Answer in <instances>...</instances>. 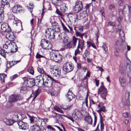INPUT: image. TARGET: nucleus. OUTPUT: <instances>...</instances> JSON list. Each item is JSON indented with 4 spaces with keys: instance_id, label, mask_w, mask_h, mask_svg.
Masks as SVG:
<instances>
[{
    "instance_id": "obj_54",
    "label": "nucleus",
    "mask_w": 131,
    "mask_h": 131,
    "mask_svg": "<svg viewBox=\"0 0 131 131\" xmlns=\"http://www.w3.org/2000/svg\"><path fill=\"white\" fill-rule=\"evenodd\" d=\"M18 75L17 74H15L13 76H11L10 77V79L12 81L15 79L17 77Z\"/></svg>"
},
{
    "instance_id": "obj_28",
    "label": "nucleus",
    "mask_w": 131,
    "mask_h": 131,
    "mask_svg": "<svg viewBox=\"0 0 131 131\" xmlns=\"http://www.w3.org/2000/svg\"><path fill=\"white\" fill-rule=\"evenodd\" d=\"M12 0H2L1 2V4L2 5V7L1 9L3 8V7L6 5H8L9 4V2L12 1Z\"/></svg>"
},
{
    "instance_id": "obj_60",
    "label": "nucleus",
    "mask_w": 131,
    "mask_h": 131,
    "mask_svg": "<svg viewBox=\"0 0 131 131\" xmlns=\"http://www.w3.org/2000/svg\"><path fill=\"white\" fill-rule=\"evenodd\" d=\"M41 57H44L40 55L39 54L37 53L36 56V58H40Z\"/></svg>"
},
{
    "instance_id": "obj_14",
    "label": "nucleus",
    "mask_w": 131,
    "mask_h": 131,
    "mask_svg": "<svg viewBox=\"0 0 131 131\" xmlns=\"http://www.w3.org/2000/svg\"><path fill=\"white\" fill-rule=\"evenodd\" d=\"M51 72L52 74L55 77H59L61 74V70L60 67L57 66L53 68H51Z\"/></svg>"
},
{
    "instance_id": "obj_12",
    "label": "nucleus",
    "mask_w": 131,
    "mask_h": 131,
    "mask_svg": "<svg viewBox=\"0 0 131 131\" xmlns=\"http://www.w3.org/2000/svg\"><path fill=\"white\" fill-rule=\"evenodd\" d=\"M73 66L70 62L65 63L63 65V70L66 72L71 71L73 69Z\"/></svg>"
},
{
    "instance_id": "obj_16",
    "label": "nucleus",
    "mask_w": 131,
    "mask_h": 131,
    "mask_svg": "<svg viewBox=\"0 0 131 131\" xmlns=\"http://www.w3.org/2000/svg\"><path fill=\"white\" fill-rule=\"evenodd\" d=\"M52 30H55V31L59 32L60 31V26L58 23L56 21H54L52 23Z\"/></svg>"
},
{
    "instance_id": "obj_20",
    "label": "nucleus",
    "mask_w": 131,
    "mask_h": 131,
    "mask_svg": "<svg viewBox=\"0 0 131 131\" xmlns=\"http://www.w3.org/2000/svg\"><path fill=\"white\" fill-rule=\"evenodd\" d=\"M98 108L99 110L97 111V112L99 114V115L100 116V118L102 117V116L101 112L102 111L105 112L106 111V109L105 107L104 106H101V105L99 104L98 105Z\"/></svg>"
},
{
    "instance_id": "obj_3",
    "label": "nucleus",
    "mask_w": 131,
    "mask_h": 131,
    "mask_svg": "<svg viewBox=\"0 0 131 131\" xmlns=\"http://www.w3.org/2000/svg\"><path fill=\"white\" fill-rule=\"evenodd\" d=\"M16 47V45L14 43H12L10 41H6L3 47V49H5L6 52L7 53H14L16 50H13V47Z\"/></svg>"
},
{
    "instance_id": "obj_26",
    "label": "nucleus",
    "mask_w": 131,
    "mask_h": 131,
    "mask_svg": "<svg viewBox=\"0 0 131 131\" xmlns=\"http://www.w3.org/2000/svg\"><path fill=\"white\" fill-rule=\"evenodd\" d=\"M52 3L55 5L59 6L63 3L61 0H53Z\"/></svg>"
},
{
    "instance_id": "obj_58",
    "label": "nucleus",
    "mask_w": 131,
    "mask_h": 131,
    "mask_svg": "<svg viewBox=\"0 0 131 131\" xmlns=\"http://www.w3.org/2000/svg\"><path fill=\"white\" fill-rule=\"evenodd\" d=\"M28 72L32 75H33L34 73V71L32 69H29L28 70Z\"/></svg>"
},
{
    "instance_id": "obj_31",
    "label": "nucleus",
    "mask_w": 131,
    "mask_h": 131,
    "mask_svg": "<svg viewBox=\"0 0 131 131\" xmlns=\"http://www.w3.org/2000/svg\"><path fill=\"white\" fill-rule=\"evenodd\" d=\"M120 38L123 42H124L125 40L124 34L123 30H121L119 32Z\"/></svg>"
},
{
    "instance_id": "obj_27",
    "label": "nucleus",
    "mask_w": 131,
    "mask_h": 131,
    "mask_svg": "<svg viewBox=\"0 0 131 131\" xmlns=\"http://www.w3.org/2000/svg\"><path fill=\"white\" fill-rule=\"evenodd\" d=\"M39 76L37 77L35 80L34 79V83L35 85V84H38L39 85H41L42 83V80H40L39 79H38V78H39Z\"/></svg>"
},
{
    "instance_id": "obj_48",
    "label": "nucleus",
    "mask_w": 131,
    "mask_h": 131,
    "mask_svg": "<svg viewBox=\"0 0 131 131\" xmlns=\"http://www.w3.org/2000/svg\"><path fill=\"white\" fill-rule=\"evenodd\" d=\"M80 48L77 47V49L75 50L74 55L75 56H76L77 54H80V51L79 49Z\"/></svg>"
},
{
    "instance_id": "obj_4",
    "label": "nucleus",
    "mask_w": 131,
    "mask_h": 131,
    "mask_svg": "<svg viewBox=\"0 0 131 131\" xmlns=\"http://www.w3.org/2000/svg\"><path fill=\"white\" fill-rule=\"evenodd\" d=\"M52 60L56 62H60L62 60V56L57 51H53L50 55Z\"/></svg>"
},
{
    "instance_id": "obj_34",
    "label": "nucleus",
    "mask_w": 131,
    "mask_h": 131,
    "mask_svg": "<svg viewBox=\"0 0 131 131\" xmlns=\"http://www.w3.org/2000/svg\"><path fill=\"white\" fill-rule=\"evenodd\" d=\"M66 95L69 102L72 99L75 97L74 94L72 95L69 94H67Z\"/></svg>"
},
{
    "instance_id": "obj_7",
    "label": "nucleus",
    "mask_w": 131,
    "mask_h": 131,
    "mask_svg": "<svg viewBox=\"0 0 131 131\" xmlns=\"http://www.w3.org/2000/svg\"><path fill=\"white\" fill-rule=\"evenodd\" d=\"M98 93L101 95V97L105 100H106V97L107 94V89L104 86H101L99 89Z\"/></svg>"
},
{
    "instance_id": "obj_25",
    "label": "nucleus",
    "mask_w": 131,
    "mask_h": 131,
    "mask_svg": "<svg viewBox=\"0 0 131 131\" xmlns=\"http://www.w3.org/2000/svg\"><path fill=\"white\" fill-rule=\"evenodd\" d=\"M41 90L40 89H37L36 90L34 94H32L33 96L32 95H31L32 97V99L33 100H34L37 96L40 94V92Z\"/></svg>"
},
{
    "instance_id": "obj_8",
    "label": "nucleus",
    "mask_w": 131,
    "mask_h": 131,
    "mask_svg": "<svg viewBox=\"0 0 131 131\" xmlns=\"http://www.w3.org/2000/svg\"><path fill=\"white\" fill-rule=\"evenodd\" d=\"M23 99V96L20 95L13 94L9 96V101L12 103L22 100Z\"/></svg>"
},
{
    "instance_id": "obj_50",
    "label": "nucleus",
    "mask_w": 131,
    "mask_h": 131,
    "mask_svg": "<svg viewBox=\"0 0 131 131\" xmlns=\"http://www.w3.org/2000/svg\"><path fill=\"white\" fill-rule=\"evenodd\" d=\"M6 77V75L4 74H0V78L2 81H4V78Z\"/></svg>"
},
{
    "instance_id": "obj_46",
    "label": "nucleus",
    "mask_w": 131,
    "mask_h": 131,
    "mask_svg": "<svg viewBox=\"0 0 131 131\" xmlns=\"http://www.w3.org/2000/svg\"><path fill=\"white\" fill-rule=\"evenodd\" d=\"M119 41L117 40L116 41L115 43L114 47V49H117L118 47V49H119Z\"/></svg>"
},
{
    "instance_id": "obj_1",
    "label": "nucleus",
    "mask_w": 131,
    "mask_h": 131,
    "mask_svg": "<svg viewBox=\"0 0 131 131\" xmlns=\"http://www.w3.org/2000/svg\"><path fill=\"white\" fill-rule=\"evenodd\" d=\"M42 79L43 81L41 86L43 87L45 86L50 87L54 83L57 82V81L54 80L48 75L43 76Z\"/></svg>"
},
{
    "instance_id": "obj_35",
    "label": "nucleus",
    "mask_w": 131,
    "mask_h": 131,
    "mask_svg": "<svg viewBox=\"0 0 131 131\" xmlns=\"http://www.w3.org/2000/svg\"><path fill=\"white\" fill-rule=\"evenodd\" d=\"M78 39L77 38L75 37L74 36H73L72 40L71 41L72 44H73V46L75 47H76V43L77 42V40Z\"/></svg>"
},
{
    "instance_id": "obj_63",
    "label": "nucleus",
    "mask_w": 131,
    "mask_h": 131,
    "mask_svg": "<svg viewBox=\"0 0 131 131\" xmlns=\"http://www.w3.org/2000/svg\"><path fill=\"white\" fill-rule=\"evenodd\" d=\"M82 34L79 31H77L76 33H75V35L77 37H79Z\"/></svg>"
},
{
    "instance_id": "obj_11",
    "label": "nucleus",
    "mask_w": 131,
    "mask_h": 131,
    "mask_svg": "<svg viewBox=\"0 0 131 131\" xmlns=\"http://www.w3.org/2000/svg\"><path fill=\"white\" fill-rule=\"evenodd\" d=\"M27 115L30 117V123L32 124H35V125H36L39 127L41 126V119H37L34 116L31 117L28 114Z\"/></svg>"
},
{
    "instance_id": "obj_15",
    "label": "nucleus",
    "mask_w": 131,
    "mask_h": 131,
    "mask_svg": "<svg viewBox=\"0 0 131 131\" xmlns=\"http://www.w3.org/2000/svg\"><path fill=\"white\" fill-rule=\"evenodd\" d=\"M24 84L26 86L31 87L35 85L34 79L32 78L28 79V81H26Z\"/></svg>"
},
{
    "instance_id": "obj_5",
    "label": "nucleus",
    "mask_w": 131,
    "mask_h": 131,
    "mask_svg": "<svg viewBox=\"0 0 131 131\" xmlns=\"http://www.w3.org/2000/svg\"><path fill=\"white\" fill-rule=\"evenodd\" d=\"M87 16V13L86 11H84L78 14H75L72 16V17L73 18L72 19L75 22H77L79 20L83 19L84 18Z\"/></svg>"
},
{
    "instance_id": "obj_53",
    "label": "nucleus",
    "mask_w": 131,
    "mask_h": 131,
    "mask_svg": "<svg viewBox=\"0 0 131 131\" xmlns=\"http://www.w3.org/2000/svg\"><path fill=\"white\" fill-rule=\"evenodd\" d=\"M15 36L14 34L13 33V34L12 35L11 37H10V38L9 41H10V42L11 41H13L15 40Z\"/></svg>"
},
{
    "instance_id": "obj_21",
    "label": "nucleus",
    "mask_w": 131,
    "mask_h": 131,
    "mask_svg": "<svg viewBox=\"0 0 131 131\" xmlns=\"http://www.w3.org/2000/svg\"><path fill=\"white\" fill-rule=\"evenodd\" d=\"M123 10L124 11L129 13H131V5L126 4L124 7Z\"/></svg>"
},
{
    "instance_id": "obj_41",
    "label": "nucleus",
    "mask_w": 131,
    "mask_h": 131,
    "mask_svg": "<svg viewBox=\"0 0 131 131\" xmlns=\"http://www.w3.org/2000/svg\"><path fill=\"white\" fill-rule=\"evenodd\" d=\"M100 123L101 124V129L102 130L104 129V124L103 122V119L102 117L100 118Z\"/></svg>"
},
{
    "instance_id": "obj_43",
    "label": "nucleus",
    "mask_w": 131,
    "mask_h": 131,
    "mask_svg": "<svg viewBox=\"0 0 131 131\" xmlns=\"http://www.w3.org/2000/svg\"><path fill=\"white\" fill-rule=\"evenodd\" d=\"M61 24L62 25V27L63 29L64 30V31L66 33H68L69 32V30L64 25V24L62 23V22H61Z\"/></svg>"
},
{
    "instance_id": "obj_51",
    "label": "nucleus",
    "mask_w": 131,
    "mask_h": 131,
    "mask_svg": "<svg viewBox=\"0 0 131 131\" xmlns=\"http://www.w3.org/2000/svg\"><path fill=\"white\" fill-rule=\"evenodd\" d=\"M19 10L16 5L14 6L12 8L13 12L14 13H16L18 11H19Z\"/></svg>"
},
{
    "instance_id": "obj_17",
    "label": "nucleus",
    "mask_w": 131,
    "mask_h": 131,
    "mask_svg": "<svg viewBox=\"0 0 131 131\" xmlns=\"http://www.w3.org/2000/svg\"><path fill=\"white\" fill-rule=\"evenodd\" d=\"M1 28L3 32H9L10 31V28L8 27L7 24L5 23H3L2 24Z\"/></svg>"
},
{
    "instance_id": "obj_40",
    "label": "nucleus",
    "mask_w": 131,
    "mask_h": 131,
    "mask_svg": "<svg viewBox=\"0 0 131 131\" xmlns=\"http://www.w3.org/2000/svg\"><path fill=\"white\" fill-rule=\"evenodd\" d=\"M54 110L58 112H59L61 113H63V112L61 110V108L58 106H55L54 107Z\"/></svg>"
},
{
    "instance_id": "obj_9",
    "label": "nucleus",
    "mask_w": 131,
    "mask_h": 131,
    "mask_svg": "<svg viewBox=\"0 0 131 131\" xmlns=\"http://www.w3.org/2000/svg\"><path fill=\"white\" fill-rule=\"evenodd\" d=\"M82 2L80 1H76L73 7V10L75 13H78L81 11L83 9Z\"/></svg>"
},
{
    "instance_id": "obj_13",
    "label": "nucleus",
    "mask_w": 131,
    "mask_h": 131,
    "mask_svg": "<svg viewBox=\"0 0 131 131\" xmlns=\"http://www.w3.org/2000/svg\"><path fill=\"white\" fill-rule=\"evenodd\" d=\"M126 66L125 71L127 76L130 78H131V62L130 60L127 58L126 61Z\"/></svg>"
},
{
    "instance_id": "obj_22",
    "label": "nucleus",
    "mask_w": 131,
    "mask_h": 131,
    "mask_svg": "<svg viewBox=\"0 0 131 131\" xmlns=\"http://www.w3.org/2000/svg\"><path fill=\"white\" fill-rule=\"evenodd\" d=\"M20 61V60L16 61H10L7 64L6 67L7 68H9L16 64L17 63L19 62Z\"/></svg>"
},
{
    "instance_id": "obj_32",
    "label": "nucleus",
    "mask_w": 131,
    "mask_h": 131,
    "mask_svg": "<svg viewBox=\"0 0 131 131\" xmlns=\"http://www.w3.org/2000/svg\"><path fill=\"white\" fill-rule=\"evenodd\" d=\"M32 131H40V127L36 125H33L31 127Z\"/></svg>"
},
{
    "instance_id": "obj_6",
    "label": "nucleus",
    "mask_w": 131,
    "mask_h": 131,
    "mask_svg": "<svg viewBox=\"0 0 131 131\" xmlns=\"http://www.w3.org/2000/svg\"><path fill=\"white\" fill-rule=\"evenodd\" d=\"M56 33L57 32L50 28L46 30L45 35L47 38L51 39H54Z\"/></svg>"
},
{
    "instance_id": "obj_33",
    "label": "nucleus",
    "mask_w": 131,
    "mask_h": 131,
    "mask_svg": "<svg viewBox=\"0 0 131 131\" xmlns=\"http://www.w3.org/2000/svg\"><path fill=\"white\" fill-rule=\"evenodd\" d=\"M119 81L121 85L123 86H124V85L122 84H125L126 83V79L123 77H121L119 78Z\"/></svg>"
},
{
    "instance_id": "obj_38",
    "label": "nucleus",
    "mask_w": 131,
    "mask_h": 131,
    "mask_svg": "<svg viewBox=\"0 0 131 131\" xmlns=\"http://www.w3.org/2000/svg\"><path fill=\"white\" fill-rule=\"evenodd\" d=\"M52 117L58 120L60 117L61 115L56 113L52 112Z\"/></svg>"
},
{
    "instance_id": "obj_45",
    "label": "nucleus",
    "mask_w": 131,
    "mask_h": 131,
    "mask_svg": "<svg viewBox=\"0 0 131 131\" xmlns=\"http://www.w3.org/2000/svg\"><path fill=\"white\" fill-rule=\"evenodd\" d=\"M75 47L73 46L71 42H69L67 44V48H74Z\"/></svg>"
},
{
    "instance_id": "obj_59",
    "label": "nucleus",
    "mask_w": 131,
    "mask_h": 131,
    "mask_svg": "<svg viewBox=\"0 0 131 131\" xmlns=\"http://www.w3.org/2000/svg\"><path fill=\"white\" fill-rule=\"evenodd\" d=\"M102 47L103 49V50L105 51H107V48L106 45H104L102 46Z\"/></svg>"
},
{
    "instance_id": "obj_44",
    "label": "nucleus",
    "mask_w": 131,
    "mask_h": 131,
    "mask_svg": "<svg viewBox=\"0 0 131 131\" xmlns=\"http://www.w3.org/2000/svg\"><path fill=\"white\" fill-rule=\"evenodd\" d=\"M5 49H1L0 50V54L3 57H6V51Z\"/></svg>"
},
{
    "instance_id": "obj_47",
    "label": "nucleus",
    "mask_w": 131,
    "mask_h": 131,
    "mask_svg": "<svg viewBox=\"0 0 131 131\" xmlns=\"http://www.w3.org/2000/svg\"><path fill=\"white\" fill-rule=\"evenodd\" d=\"M47 119L46 118V119H43L42 118L41 119V127H43L44 126H45L46 124V123L44 120H46Z\"/></svg>"
},
{
    "instance_id": "obj_24",
    "label": "nucleus",
    "mask_w": 131,
    "mask_h": 131,
    "mask_svg": "<svg viewBox=\"0 0 131 131\" xmlns=\"http://www.w3.org/2000/svg\"><path fill=\"white\" fill-rule=\"evenodd\" d=\"M61 12H64L67 10V8L66 5V4L63 3L59 6Z\"/></svg>"
},
{
    "instance_id": "obj_61",
    "label": "nucleus",
    "mask_w": 131,
    "mask_h": 131,
    "mask_svg": "<svg viewBox=\"0 0 131 131\" xmlns=\"http://www.w3.org/2000/svg\"><path fill=\"white\" fill-rule=\"evenodd\" d=\"M7 88V86L6 85H5L2 87V89L4 91H5L6 90V88Z\"/></svg>"
},
{
    "instance_id": "obj_19",
    "label": "nucleus",
    "mask_w": 131,
    "mask_h": 131,
    "mask_svg": "<svg viewBox=\"0 0 131 131\" xmlns=\"http://www.w3.org/2000/svg\"><path fill=\"white\" fill-rule=\"evenodd\" d=\"M81 113L78 109H75L72 114V116L75 119H77L81 115Z\"/></svg>"
},
{
    "instance_id": "obj_64",
    "label": "nucleus",
    "mask_w": 131,
    "mask_h": 131,
    "mask_svg": "<svg viewBox=\"0 0 131 131\" xmlns=\"http://www.w3.org/2000/svg\"><path fill=\"white\" fill-rule=\"evenodd\" d=\"M94 81L95 83V85L97 86H98L99 84V81L96 79H95Z\"/></svg>"
},
{
    "instance_id": "obj_62",
    "label": "nucleus",
    "mask_w": 131,
    "mask_h": 131,
    "mask_svg": "<svg viewBox=\"0 0 131 131\" xmlns=\"http://www.w3.org/2000/svg\"><path fill=\"white\" fill-rule=\"evenodd\" d=\"M84 54L85 57H86L89 54L90 52L88 50H86L84 52Z\"/></svg>"
},
{
    "instance_id": "obj_30",
    "label": "nucleus",
    "mask_w": 131,
    "mask_h": 131,
    "mask_svg": "<svg viewBox=\"0 0 131 131\" xmlns=\"http://www.w3.org/2000/svg\"><path fill=\"white\" fill-rule=\"evenodd\" d=\"M84 41L79 39L78 41V47L80 48L81 50H82L84 46Z\"/></svg>"
},
{
    "instance_id": "obj_29",
    "label": "nucleus",
    "mask_w": 131,
    "mask_h": 131,
    "mask_svg": "<svg viewBox=\"0 0 131 131\" xmlns=\"http://www.w3.org/2000/svg\"><path fill=\"white\" fill-rule=\"evenodd\" d=\"M14 121L11 119H8L6 118L4 119L5 123L9 125H12L14 123Z\"/></svg>"
},
{
    "instance_id": "obj_10",
    "label": "nucleus",
    "mask_w": 131,
    "mask_h": 131,
    "mask_svg": "<svg viewBox=\"0 0 131 131\" xmlns=\"http://www.w3.org/2000/svg\"><path fill=\"white\" fill-rule=\"evenodd\" d=\"M50 42L45 39H42L40 42V45L42 48L46 49H50L51 45Z\"/></svg>"
},
{
    "instance_id": "obj_52",
    "label": "nucleus",
    "mask_w": 131,
    "mask_h": 131,
    "mask_svg": "<svg viewBox=\"0 0 131 131\" xmlns=\"http://www.w3.org/2000/svg\"><path fill=\"white\" fill-rule=\"evenodd\" d=\"M109 8L111 10H114L115 8V6L114 4H111L109 5Z\"/></svg>"
},
{
    "instance_id": "obj_56",
    "label": "nucleus",
    "mask_w": 131,
    "mask_h": 131,
    "mask_svg": "<svg viewBox=\"0 0 131 131\" xmlns=\"http://www.w3.org/2000/svg\"><path fill=\"white\" fill-rule=\"evenodd\" d=\"M56 12L57 14L60 15V16H62L63 14L62 13H61L57 8Z\"/></svg>"
},
{
    "instance_id": "obj_23",
    "label": "nucleus",
    "mask_w": 131,
    "mask_h": 131,
    "mask_svg": "<svg viewBox=\"0 0 131 131\" xmlns=\"http://www.w3.org/2000/svg\"><path fill=\"white\" fill-rule=\"evenodd\" d=\"M84 121L88 124L92 125V119L91 117L89 115L87 116L84 118Z\"/></svg>"
},
{
    "instance_id": "obj_42",
    "label": "nucleus",
    "mask_w": 131,
    "mask_h": 131,
    "mask_svg": "<svg viewBox=\"0 0 131 131\" xmlns=\"http://www.w3.org/2000/svg\"><path fill=\"white\" fill-rule=\"evenodd\" d=\"M11 30L10 29V31L9 32L8 31H7V32L6 34V36L7 38L9 39V40L10 38L11 37V36L12 34H13V32H10Z\"/></svg>"
},
{
    "instance_id": "obj_57",
    "label": "nucleus",
    "mask_w": 131,
    "mask_h": 131,
    "mask_svg": "<svg viewBox=\"0 0 131 131\" xmlns=\"http://www.w3.org/2000/svg\"><path fill=\"white\" fill-rule=\"evenodd\" d=\"M97 121V117L96 116L94 115V121L93 123V127H94L96 125V123Z\"/></svg>"
},
{
    "instance_id": "obj_2",
    "label": "nucleus",
    "mask_w": 131,
    "mask_h": 131,
    "mask_svg": "<svg viewBox=\"0 0 131 131\" xmlns=\"http://www.w3.org/2000/svg\"><path fill=\"white\" fill-rule=\"evenodd\" d=\"M14 117L18 121L19 119L20 121L17 122V124L18 125L19 128L23 130H26L28 128V125L27 124L21 121L23 120L25 118V115L23 114H20L19 113L17 115H15Z\"/></svg>"
},
{
    "instance_id": "obj_37",
    "label": "nucleus",
    "mask_w": 131,
    "mask_h": 131,
    "mask_svg": "<svg viewBox=\"0 0 131 131\" xmlns=\"http://www.w3.org/2000/svg\"><path fill=\"white\" fill-rule=\"evenodd\" d=\"M3 12V10L2 8L0 11V23L3 21L4 19V17Z\"/></svg>"
},
{
    "instance_id": "obj_39",
    "label": "nucleus",
    "mask_w": 131,
    "mask_h": 131,
    "mask_svg": "<svg viewBox=\"0 0 131 131\" xmlns=\"http://www.w3.org/2000/svg\"><path fill=\"white\" fill-rule=\"evenodd\" d=\"M14 20L13 24L16 25V26H17L18 25V24L19 25H20L21 24L20 22V21L16 18H15L14 17Z\"/></svg>"
},
{
    "instance_id": "obj_49",
    "label": "nucleus",
    "mask_w": 131,
    "mask_h": 131,
    "mask_svg": "<svg viewBox=\"0 0 131 131\" xmlns=\"http://www.w3.org/2000/svg\"><path fill=\"white\" fill-rule=\"evenodd\" d=\"M118 47L117 49H114V55L115 56H117L119 55L118 52L119 51V49H118Z\"/></svg>"
},
{
    "instance_id": "obj_36",
    "label": "nucleus",
    "mask_w": 131,
    "mask_h": 131,
    "mask_svg": "<svg viewBox=\"0 0 131 131\" xmlns=\"http://www.w3.org/2000/svg\"><path fill=\"white\" fill-rule=\"evenodd\" d=\"M37 70L39 73L43 75V76L45 75H48L46 74L45 72L44 71L42 68H37Z\"/></svg>"
},
{
    "instance_id": "obj_18",
    "label": "nucleus",
    "mask_w": 131,
    "mask_h": 131,
    "mask_svg": "<svg viewBox=\"0 0 131 131\" xmlns=\"http://www.w3.org/2000/svg\"><path fill=\"white\" fill-rule=\"evenodd\" d=\"M58 36V38L60 40V42H63L64 43L66 42L67 41V40L65 37L62 35V34L59 32H57L56 35Z\"/></svg>"
},
{
    "instance_id": "obj_55",
    "label": "nucleus",
    "mask_w": 131,
    "mask_h": 131,
    "mask_svg": "<svg viewBox=\"0 0 131 131\" xmlns=\"http://www.w3.org/2000/svg\"><path fill=\"white\" fill-rule=\"evenodd\" d=\"M123 116L126 118H127L129 117V114L128 113L125 112L123 114Z\"/></svg>"
}]
</instances>
